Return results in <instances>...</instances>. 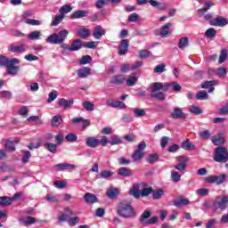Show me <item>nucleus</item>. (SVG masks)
<instances>
[{
	"label": "nucleus",
	"instance_id": "obj_1",
	"mask_svg": "<svg viewBox=\"0 0 228 228\" xmlns=\"http://www.w3.org/2000/svg\"><path fill=\"white\" fill-rule=\"evenodd\" d=\"M152 193V189L145 183H135L129 191V195L134 197V199H140V197H149Z\"/></svg>",
	"mask_w": 228,
	"mask_h": 228
},
{
	"label": "nucleus",
	"instance_id": "obj_2",
	"mask_svg": "<svg viewBox=\"0 0 228 228\" xmlns=\"http://www.w3.org/2000/svg\"><path fill=\"white\" fill-rule=\"evenodd\" d=\"M117 213L122 218H134L136 216V211L126 200H122L118 204Z\"/></svg>",
	"mask_w": 228,
	"mask_h": 228
},
{
	"label": "nucleus",
	"instance_id": "obj_3",
	"mask_svg": "<svg viewBox=\"0 0 228 228\" xmlns=\"http://www.w3.org/2000/svg\"><path fill=\"white\" fill-rule=\"evenodd\" d=\"M69 37V30L62 29L58 34H52L46 38L48 44L60 45L63 44Z\"/></svg>",
	"mask_w": 228,
	"mask_h": 228
},
{
	"label": "nucleus",
	"instance_id": "obj_4",
	"mask_svg": "<svg viewBox=\"0 0 228 228\" xmlns=\"http://www.w3.org/2000/svg\"><path fill=\"white\" fill-rule=\"evenodd\" d=\"M214 161L216 163H227L228 150L224 146H219L214 151Z\"/></svg>",
	"mask_w": 228,
	"mask_h": 228
},
{
	"label": "nucleus",
	"instance_id": "obj_5",
	"mask_svg": "<svg viewBox=\"0 0 228 228\" xmlns=\"http://www.w3.org/2000/svg\"><path fill=\"white\" fill-rule=\"evenodd\" d=\"M228 208V196L221 195L218 196L214 202V212L220 213L221 211H225Z\"/></svg>",
	"mask_w": 228,
	"mask_h": 228
},
{
	"label": "nucleus",
	"instance_id": "obj_6",
	"mask_svg": "<svg viewBox=\"0 0 228 228\" xmlns=\"http://www.w3.org/2000/svg\"><path fill=\"white\" fill-rule=\"evenodd\" d=\"M227 181V175L221 174L219 175H209L204 178V182L208 184H216L220 186V184H224Z\"/></svg>",
	"mask_w": 228,
	"mask_h": 228
},
{
	"label": "nucleus",
	"instance_id": "obj_7",
	"mask_svg": "<svg viewBox=\"0 0 228 228\" xmlns=\"http://www.w3.org/2000/svg\"><path fill=\"white\" fill-rule=\"evenodd\" d=\"M20 61L19 59L13 58V59H7V62L5 63V67H7V74H11V76H17L19 72V65Z\"/></svg>",
	"mask_w": 228,
	"mask_h": 228
},
{
	"label": "nucleus",
	"instance_id": "obj_8",
	"mask_svg": "<svg viewBox=\"0 0 228 228\" xmlns=\"http://www.w3.org/2000/svg\"><path fill=\"white\" fill-rule=\"evenodd\" d=\"M29 49V46L27 44H20V45H10L9 51L15 54H22L26 53Z\"/></svg>",
	"mask_w": 228,
	"mask_h": 228
},
{
	"label": "nucleus",
	"instance_id": "obj_9",
	"mask_svg": "<svg viewBox=\"0 0 228 228\" xmlns=\"http://www.w3.org/2000/svg\"><path fill=\"white\" fill-rule=\"evenodd\" d=\"M53 168H58L59 172H63L65 170H76V168H77V166L69 163H60L53 166Z\"/></svg>",
	"mask_w": 228,
	"mask_h": 228
},
{
	"label": "nucleus",
	"instance_id": "obj_10",
	"mask_svg": "<svg viewBox=\"0 0 228 228\" xmlns=\"http://www.w3.org/2000/svg\"><path fill=\"white\" fill-rule=\"evenodd\" d=\"M172 23L168 22L160 28L159 35L162 38H168V37H170V33H172L170 28H172Z\"/></svg>",
	"mask_w": 228,
	"mask_h": 228
},
{
	"label": "nucleus",
	"instance_id": "obj_11",
	"mask_svg": "<svg viewBox=\"0 0 228 228\" xmlns=\"http://www.w3.org/2000/svg\"><path fill=\"white\" fill-rule=\"evenodd\" d=\"M104 35H106V29H104L102 27L98 25L94 28L93 37L95 38V40H101Z\"/></svg>",
	"mask_w": 228,
	"mask_h": 228
},
{
	"label": "nucleus",
	"instance_id": "obj_12",
	"mask_svg": "<svg viewBox=\"0 0 228 228\" xmlns=\"http://www.w3.org/2000/svg\"><path fill=\"white\" fill-rule=\"evenodd\" d=\"M211 26H217L218 28H224L227 26L228 20L224 17H217L210 21Z\"/></svg>",
	"mask_w": 228,
	"mask_h": 228
},
{
	"label": "nucleus",
	"instance_id": "obj_13",
	"mask_svg": "<svg viewBox=\"0 0 228 228\" xmlns=\"http://www.w3.org/2000/svg\"><path fill=\"white\" fill-rule=\"evenodd\" d=\"M92 72V69L88 67L80 68L77 71V77H81L82 79H85L90 76Z\"/></svg>",
	"mask_w": 228,
	"mask_h": 228
},
{
	"label": "nucleus",
	"instance_id": "obj_14",
	"mask_svg": "<svg viewBox=\"0 0 228 228\" xmlns=\"http://www.w3.org/2000/svg\"><path fill=\"white\" fill-rule=\"evenodd\" d=\"M72 104H74V100H67L65 98H61L58 102V106L63 108V110H70Z\"/></svg>",
	"mask_w": 228,
	"mask_h": 228
},
{
	"label": "nucleus",
	"instance_id": "obj_15",
	"mask_svg": "<svg viewBox=\"0 0 228 228\" xmlns=\"http://www.w3.org/2000/svg\"><path fill=\"white\" fill-rule=\"evenodd\" d=\"M127 49H129V41L123 39L118 47V54H120V56H124V54L127 53Z\"/></svg>",
	"mask_w": 228,
	"mask_h": 228
},
{
	"label": "nucleus",
	"instance_id": "obj_16",
	"mask_svg": "<svg viewBox=\"0 0 228 228\" xmlns=\"http://www.w3.org/2000/svg\"><path fill=\"white\" fill-rule=\"evenodd\" d=\"M211 142L214 145H224L225 143V138H224V134H218L211 137Z\"/></svg>",
	"mask_w": 228,
	"mask_h": 228
},
{
	"label": "nucleus",
	"instance_id": "obj_17",
	"mask_svg": "<svg viewBox=\"0 0 228 228\" xmlns=\"http://www.w3.org/2000/svg\"><path fill=\"white\" fill-rule=\"evenodd\" d=\"M87 16H88V11L78 10V11L73 12L70 14V19H83V17H87Z\"/></svg>",
	"mask_w": 228,
	"mask_h": 228
},
{
	"label": "nucleus",
	"instance_id": "obj_18",
	"mask_svg": "<svg viewBox=\"0 0 228 228\" xmlns=\"http://www.w3.org/2000/svg\"><path fill=\"white\" fill-rule=\"evenodd\" d=\"M171 118H180V119L183 120L184 118H186V116L184 115V112H183V109L175 108L174 110L173 113H171Z\"/></svg>",
	"mask_w": 228,
	"mask_h": 228
},
{
	"label": "nucleus",
	"instance_id": "obj_19",
	"mask_svg": "<svg viewBox=\"0 0 228 228\" xmlns=\"http://www.w3.org/2000/svg\"><path fill=\"white\" fill-rule=\"evenodd\" d=\"M84 199L86 202H87L88 204H95V202H99L97 197H95V195L90 192L86 193L84 195Z\"/></svg>",
	"mask_w": 228,
	"mask_h": 228
},
{
	"label": "nucleus",
	"instance_id": "obj_20",
	"mask_svg": "<svg viewBox=\"0 0 228 228\" xmlns=\"http://www.w3.org/2000/svg\"><path fill=\"white\" fill-rule=\"evenodd\" d=\"M118 193L119 191L115 187H110L106 191V195L109 199H116Z\"/></svg>",
	"mask_w": 228,
	"mask_h": 228
},
{
	"label": "nucleus",
	"instance_id": "obj_21",
	"mask_svg": "<svg viewBox=\"0 0 228 228\" xmlns=\"http://www.w3.org/2000/svg\"><path fill=\"white\" fill-rule=\"evenodd\" d=\"M111 83H113L114 85H122L123 83H126V76L115 75L111 78Z\"/></svg>",
	"mask_w": 228,
	"mask_h": 228
},
{
	"label": "nucleus",
	"instance_id": "obj_22",
	"mask_svg": "<svg viewBox=\"0 0 228 228\" xmlns=\"http://www.w3.org/2000/svg\"><path fill=\"white\" fill-rule=\"evenodd\" d=\"M173 204L174 206H175V208H181L182 206H188V204H190V200L180 198V199L175 200L173 201Z\"/></svg>",
	"mask_w": 228,
	"mask_h": 228
},
{
	"label": "nucleus",
	"instance_id": "obj_23",
	"mask_svg": "<svg viewBox=\"0 0 228 228\" xmlns=\"http://www.w3.org/2000/svg\"><path fill=\"white\" fill-rule=\"evenodd\" d=\"M19 222L24 225H33V224H36L37 219H35L33 216H27L26 218L20 217Z\"/></svg>",
	"mask_w": 228,
	"mask_h": 228
},
{
	"label": "nucleus",
	"instance_id": "obj_24",
	"mask_svg": "<svg viewBox=\"0 0 228 228\" xmlns=\"http://www.w3.org/2000/svg\"><path fill=\"white\" fill-rule=\"evenodd\" d=\"M87 147H91V149H95L99 145V140L95 137H88L86 142Z\"/></svg>",
	"mask_w": 228,
	"mask_h": 228
},
{
	"label": "nucleus",
	"instance_id": "obj_25",
	"mask_svg": "<svg viewBox=\"0 0 228 228\" xmlns=\"http://www.w3.org/2000/svg\"><path fill=\"white\" fill-rule=\"evenodd\" d=\"M188 45H190V41L187 37L180 38L178 43V48L181 49V51H184V49L188 47Z\"/></svg>",
	"mask_w": 228,
	"mask_h": 228
},
{
	"label": "nucleus",
	"instance_id": "obj_26",
	"mask_svg": "<svg viewBox=\"0 0 228 228\" xmlns=\"http://www.w3.org/2000/svg\"><path fill=\"white\" fill-rule=\"evenodd\" d=\"M118 174L122 177H131V175H133V173H131V169L127 167H120L118 170Z\"/></svg>",
	"mask_w": 228,
	"mask_h": 228
},
{
	"label": "nucleus",
	"instance_id": "obj_27",
	"mask_svg": "<svg viewBox=\"0 0 228 228\" xmlns=\"http://www.w3.org/2000/svg\"><path fill=\"white\" fill-rule=\"evenodd\" d=\"M45 148L49 151V152H52L53 154H56L58 151V144H54L53 142H45Z\"/></svg>",
	"mask_w": 228,
	"mask_h": 228
},
{
	"label": "nucleus",
	"instance_id": "obj_28",
	"mask_svg": "<svg viewBox=\"0 0 228 228\" xmlns=\"http://www.w3.org/2000/svg\"><path fill=\"white\" fill-rule=\"evenodd\" d=\"M40 37H42V32L40 30H34L28 35V40H38Z\"/></svg>",
	"mask_w": 228,
	"mask_h": 228
},
{
	"label": "nucleus",
	"instance_id": "obj_29",
	"mask_svg": "<svg viewBox=\"0 0 228 228\" xmlns=\"http://www.w3.org/2000/svg\"><path fill=\"white\" fill-rule=\"evenodd\" d=\"M151 6L158 8V10H165L167 8V4H162L155 0H149Z\"/></svg>",
	"mask_w": 228,
	"mask_h": 228
},
{
	"label": "nucleus",
	"instance_id": "obj_30",
	"mask_svg": "<svg viewBox=\"0 0 228 228\" xmlns=\"http://www.w3.org/2000/svg\"><path fill=\"white\" fill-rule=\"evenodd\" d=\"M151 193L153 195L154 200H159V199H161V197L165 195V191H163L162 189H157L152 190Z\"/></svg>",
	"mask_w": 228,
	"mask_h": 228
},
{
	"label": "nucleus",
	"instance_id": "obj_31",
	"mask_svg": "<svg viewBox=\"0 0 228 228\" xmlns=\"http://www.w3.org/2000/svg\"><path fill=\"white\" fill-rule=\"evenodd\" d=\"M81 47H83V45L81 44V40L77 39V40L73 41L69 51H79V49H81Z\"/></svg>",
	"mask_w": 228,
	"mask_h": 228
},
{
	"label": "nucleus",
	"instance_id": "obj_32",
	"mask_svg": "<svg viewBox=\"0 0 228 228\" xmlns=\"http://www.w3.org/2000/svg\"><path fill=\"white\" fill-rule=\"evenodd\" d=\"M151 94H155V92H159V90H163V84L159 82L153 83L151 87Z\"/></svg>",
	"mask_w": 228,
	"mask_h": 228
},
{
	"label": "nucleus",
	"instance_id": "obj_33",
	"mask_svg": "<svg viewBox=\"0 0 228 228\" xmlns=\"http://www.w3.org/2000/svg\"><path fill=\"white\" fill-rule=\"evenodd\" d=\"M126 81V86H134L138 83V77L131 76Z\"/></svg>",
	"mask_w": 228,
	"mask_h": 228
},
{
	"label": "nucleus",
	"instance_id": "obj_34",
	"mask_svg": "<svg viewBox=\"0 0 228 228\" xmlns=\"http://www.w3.org/2000/svg\"><path fill=\"white\" fill-rule=\"evenodd\" d=\"M15 143H19V140H14L12 142L7 141L5 143V149L11 152H13V151H15Z\"/></svg>",
	"mask_w": 228,
	"mask_h": 228
},
{
	"label": "nucleus",
	"instance_id": "obj_35",
	"mask_svg": "<svg viewBox=\"0 0 228 228\" xmlns=\"http://www.w3.org/2000/svg\"><path fill=\"white\" fill-rule=\"evenodd\" d=\"M182 148L185 151H195V145L190 142V140H186L182 142Z\"/></svg>",
	"mask_w": 228,
	"mask_h": 228
},
{
	"label": "nucleus",
	"instance_id": "obj_36",
	"mask_svg": "<svg viewBox=\"0 0 228 228\" xmlns=\"http://www.w3.org/2000/svg\"><path fill=\"white\" fill-rule=\"evenodd\" d=\"M77 35L80 38H88L90 37V30L88 28H81L77 31Z\"/></svg>",
	"mask_w": 228,
	"mask_h": 228
},
{
	"label": "nucleus",
	"instance_id": "obj_37",
	"mask_svg": "<svg viewBox=\"0 0 228 228\" xmlns=\"http://www.w3.org/2000/svg\"><path fill=\"white\" fill-rule=\"evenodd\" d=\"M143 156H145V152L136 150L133 153L132 158H133L134 161H140V159H142V158H143Z\"/></svg>",
	"mask_w": 228,
	"mask_h": 228
},
{
	"label": "nucleus",
	"instance_id": "obj_38",
	"mask_svg": "<svg viewBox=\"0 0 228 228\" xmlns=\"http://www.w3.org/2000/svg\"><path fill=\"white\" fill-rule=\"evenodd\" d=\"M196 195H199L200 197H206L209 195V189L208 188H200L197 189L195 191Z\"/></svg>",
	"mask_w": 228,
	"mask_h": 228
},
{
	"label": "nucleus",
	"instance_id": "obj_39",
	"mask_svg": "<svg viewBox=\"0 0 228 228\" xmlns=\"http://www.w3.org/2000/svg\"><path fill=\"white\" fill-rule=\"evenodd\" d=\"M70 12H72V6L69 4L63 5L59 9V12L62 16L65 15V13H70Z\"/></svg>",
	"mask_w": 228,
	"mask_h": 228
},
{
	"label": "nucleus",
	"instance_id": "obj_40",
	"mask_svg": "<svg viewBox=\"0 0 228 228\" xmlns=\"http://www.w3.org/2000/svg\"><path fill=\"white\" fill-rule=\"evenodd\" d=\"M196 99H198V101H206L209 99V95L206 91H200L196 94Z\"/></svg>",
	"mask_w": 228,
	"mask_h": 228
},
{
	"label": "nucleus",
	"instance_id": "obj_41",
	"mask_svg": "<svg viewBox=\"0 0 228 228\" xmlns=\"http://www.w3.org/2000/svg\"><path fill=\"white\" fill-rule=\"evenodd\" d=\"M82 106L86 111H94L95 110V105L91 102H84Z\"/></svg>",
	"mask_w": 228,
	"mask_h": 228
},
{
	"label": "nucleus",
	"instance_id": "obj_42",
	"mask_svg": "<svg viewBox=\"0 0 228 228\" xmlns=\"http://www.w3.org/2000/svg\"><path fill=\"white\" fill-rule=\"evenodd\" d=\"M12 198L10 197H0V206H10L12 204Z\"/></svg>",
	"mask_w": 228,
	"mask_h": 228
},
{
	"label": "nucleus",
	"instance_id": "obj_43",
	"mask_svg": "<svg viewBox=\"0 0 228 228\" xmlns=\"http://www.w3.org/2000/svg\"><path fill=\"white\" fill-rule=\"evenodd\" d=\"M167 88H172L174 92H181V85L177 82H173L171 84L167 85Z\"/></svg>",
	"mask_w": 228,
	"mask_h": 228
},
{
	"label": "nucleus",
	"instance_id": "obj_44",
	"mask_svg": "<svg viewBox=\"0 0 228 228\" xmlns=\"http://www.w3.org/2000/svg\"><path fill=\"white\" fill-rule=\"evenodd\" d=\"M167 65L165 64H159L157 65L154 69L153 72H155L156 74H163V72H165Z\"/></svg>",
	"mask_w": 228,
	"mask_h": 228
},
{
	"label": "nucleus",
	"instance_id": "obj_45",
	"mask_svg": "<svg viewBox=\"0 0 228 228\" xmlns=\"http://www.w3.org/2000/svg\"><path fill=\"white\" fill-rule=\"evenodd\" d=\"M110 141V145H119L122 143V139L118 135H113Z\"/></svg>",
	"mask_w": 228,
	"mask_h": 228
},
{
	"label": "nucleus",
	"instance_id": "obj_46",
	"mask_svg": "<svg viewBox=\"0 0 228 228\" xmlns=\"http://www.w3.org/2000/svg\"><path fill=\"white\" fill-rule=\"evenodd\" d=\"M189 111L191 113H193L194 115H200V113H202V110L200 109L199 106H195V105H191L189 107Z\"/></svg>",
	"mask_w": 228,
	"mask_h": 228
},
{
	"label": "nucleus",
	"instance_id": "obj_47",
	"mask_svg": "<svg viewBox=\"0 0 228 228\" xmlns=\"http://www.w3.org/2000/svg\"><path fill=\"white\" fill-rule=\"evenodd\" d=\"M139 56L142 60H145V58H151V56H152V53L148 50H141L139 52Z\"/></svg>",
	"mask_w": 228,
	"mask_h": 228
},
{
	"label": "nucleus",
	"instance_id": "obj_48",
	"mask_svg": "<svg viewBox=\"0 0 228 228\" xmlns=\"http://www.w3.org/2000/svg\"><path fill=\"white\" fill-rule=\"evenodd\" d=\"M57 98H58V91L53 90V91L48 94L47 102H53V101H56Z\"/></svg>",
	"mask_w": 228,
	"mask_h": 228
},
{
	"label": "nucleus",
	"instance_id": "obj_49",
	"mask_svg": "<svg viewBox=\"0 0 228 228\" xmlns=\"http://www.w3.org/2000/svg\"><path fill=\"white\" fill-rule=\"evenodd\" d=\"M205 36L208 38H215V37H216V30L213 28H210L205 32Z\"/></svg>",
	"mask_w": 228,
	"mask_h": 228
},
{
	"label": "nucleus",
	"instance_id": "obj_50",
	"mask_svg": "<svg viewBox=\"0 0 228 228\" xmlns=\"http://www.w3.org/2000/svg\"><path fill=\"white\" fill-rule=\"evenodd\" d=\"M171 179L174 183H179L181 181V175L177 171L173 170L171 172Z\"/></svg>",
	"mask_w": 228,
	"mask_h": 228
},
{
	"label": "nucleus",
	"instance_id": "obj_51",
	"mask_svg": "<svg viewBox=\"0 0 228 228\" xmlns=\"http://www.w3.org/2000/svg\"><path fill=\"white\" fill-rule=\"evenodd\" d=\"M211 6H215V3H213V2H206L205 3V7L201 8V9H199L198 12L199 13H202V12H208V10L211 9Z\"/></svg>",
	"mask_w": 228,
	"mask_h": 228
},
{
	"label": "nucleus",
	"instance_id": "obj_52",
	"mask_svg": "<svg viewBox=\"0 0 228 228\" xmlns=\"http://www.w3.org/2000/svg\"><path fill=\"white\" fill-rule=\"evenodd\" d=\"M200 138H201V140H209V138H211V132H209V130L200 132Z\"/></svg>",
	"mask_w": 228,
	"mask_h": 228
},
{
	"label": "nucleus",
	"instance_id": "obj_53",
	"mask_svg": "<svg viewBox=\"0 0 228 228\" xmlns=\"http://www.w3.org/2000/svg\"><path fill=\"white\" fill-rule=\"evenodd\" d=\"M111 175H113V172L110 170H103V171H101L100 173V177H102V179H110Z\"/></svg>",
	"mask_w": 228,
	"mask_h": 228
},
{
	"label": "nucleus",
	"instance_id": "obj_54",
	"mask_svg": "<svg viewBox=\"0 0 228 228\" xmlns=\"http://www.w3.org/2000/svg\"><path fill=\"white\" fill-rule=\"evenodd\" d=\"M134 115L136 118L145 117L146 112L143 109H134Z\"/></svg>",
	"mask_w": 228,
	"mask_h": 228
},
{
	"label": "nucleus",
	"instance_id": "obj_55",
	"mask_svg": "<svg viewBox=\"0 0 228 228\" xmlns=\"http://www.w3.org/2000/svg\"><path fill=\"white\" fill-rule=\"evenodd\" d=\"M120 70L123 74H127V72H129V70H131V64H129V63L121 64Z\"/></svg>",
	"mask_w": 228,
	"mask_h": 228
},
{
	"label": "nucleus",
	"instance_id": "obj_56",
	"mask_svg": "<svg viewBox=\"0 0 228 228\" xmlns=\"http://www.w3.org/2000/svg\"><path fill=\"white\" fill-rule=\"evenodd\" d=\"M158 159H159V156H158V154H151L148 156L146 161L147 163H156Z\"/></svg>",
	"mask_w": 228,
	"mask_h": 228
},
{
	"label": "nucleus",
	"instance_id": "obj_57",
	"mask_svg": "<svg viewBox=\"0 0 228 228\" xmlns=\"http://www.w3.org/2000/svg\"><path fill=\"white\" fill-rule=\"evenodd\" d=\"M97 45H99L98 41H91L85 43V47H86L87 49H95Z\"/></svg>",
	"mask_w": 228,
	"mask_h": 228
},
{
	"label": "nucleus",
	"instance_id": "obj_58",
	"mask_svg": "<svg viewBox=\"0 0 228 228\" xmlns=\"http://www.w3.org/2000/svg\"><path fill=\"white\" fill-rule=\"evenodd\" d=\"M92 61V57L90 55H84L79 61L80 65H86Z\"/></svg>",
	"mask_w": 228,
	"mask_h": 228
},
{
	"label": "nucleus",
	"instance_id": "obj_59",
	"mask_svg": "<svg viewBox=\"0 0 228 228\" xmlns=\"http://www.w3.org/2000/svg\"><path fill=\"white\" fill-rule=\"evenodd\" d=\"M12 96H13V94L10 91H1L0 92V97H2V99H12Z\"/></svg>",
	"mask_w": 228,
	"mask_h": 228
},
{
	"label": "nucleus",
	"instance_id": "obj_60",
	"mask_svg": "<svg viewBox=\"0 0 228 228\" xmlns=\"http://www.w3.org/2000/svg\"><path fill=\"white\" fill-rule=\"evenodd\" d=\"M225 60H227V50L223 49L221 51L218 61H219V63H224V61H225Z\"/></svg>",
	"mask_w": 228,
	"mask_h": 228
},
{
	"label": "nucleus",
	"instance_id": "obj_61",
	"mask_svg": "<svg viewBox=\"0 0 228 228\" xmlns=\"http://www.w3.org/2000/svg\"><path fill=\"white\" fill-rule=\"evenodd\" d=\"M68 224L70 227H74L76 224H79V217L77 216L70 217L68 220Z\"/></svg>",
	"mask_w": 228,
	"mask_h": 228
},
{
	"label": "nucleus",
	"instance_id": "obj_62",
	"mask_svg": "<svg viewBox=\"0 0 228 228\" xmlns=\"http://www.w3.org/2000/svg\"><path fill=\"white\" fill-rule=\"evenodd\" d=\"M61 124V116H54L52 120V126L58 127Z\"/></svg>",
	"mask_w": 228,
	"mask_h": 228
},
{
	"label": "nucleus",
	"instance_id": "obj_63",
	"mask_svg": "<svg viewBox=\"0 0 228 228\" xmlns=\"http://www.w3.org/2000/svg\"><path fill=\"white\" fill-rule=\"evenodd\" d=\"M139 15L136 12H134L128 16V22H138Z\"/></svg>",
	"mask_w": 228,
	"mask_h": 228
},
{
	"label": "nucleus",
	"instance_id": "obj_64",
	"mask_svg": "<svg viewBox=\"0 0 228 228\" xmlns=\"http://www.w3.org/2000/svg\"><path fill=\"white\" fill-rule=\"evenodd\" d=\"M227 74V69L225 68H219L216 70V76L218 77H224Z\"/></svg>",
	"mask_w": 228,
	"mask_h": 228
}]
</instances>
